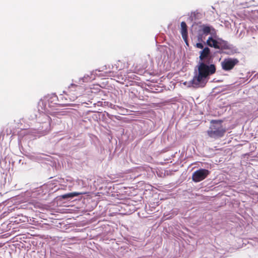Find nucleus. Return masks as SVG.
<instances>
[{"mask_svg": "<svg viewBox=\"0 0 258 258\" xmlns=\"http://www.w3.org/2000/svg\"><path fill=\"white\" fill-rule=\"evenodd\" d=\"M199 61L194 70V75L190 81L194 87H203L208 82L209 77L216 72V67L211 63L212 58L210 49L204 48L200 51Z\"/></svg>", "mask_w": 258, "mask_h": 258, "instance_id": "obj_1", "label": "nucleus"}, {"mask_svg": "<svg viewBox=\"0 0 258 258\" xmlns=\"http://www.w3.org/2000/svg\"><path fill=\"white\" fill-rule=\"evenodd\" d=\"M203 32L206 35L211 34L213 36L209 37L207 40V44L209 46L221 49H230L231 48V46L227 41L221 38H216V36H214L215 30L212 27L203 26Z\"/></svg>", "mask_w": 258, "mask_h": 258, "instance_id": "obj_2", "label": "nucleus"}, {"mask_svg": "<svg viewBox=\"0 0 258 258\" xmlns=\"http://www.w3.org/2000/svg\"><path fill=\"white\" fill-rule=\"evenodd\" d=\"M221 120H212L207 133L209 137L217 139L224 136L225 127L222 125Z\"/></svg>", "mask_w": 258, "mask_h": 258, "instance_id": "obj_3", "label": "nucleus"}, {"mask_svg": "<svg viewBox=\"0 0 258 258\" xmlns=\"http://www.w3.org/2000/svg\"><path fill=\"white\" fill-rule=\"evenodd\" d=\"M239 60L235 58H225L221 62V66L224 71H230L232 70L235 65L238 64Z\"/></svg>", "mask_w": 258, "mask_h": 258, "instance_id": "obj_4", "label": "nucleus"}, {"mask_svg": "<svg viewBox=\"0 0 258 258\" xmlns=\"http://www.w3.org/2000/svg\"><path fill=\"white\" fill-rule=\"evenodd\" d=\"M209 173V171L207 169H200L193 173L192 180L196 182H200L205 179Z\"/></svg>", "mask_w": 258, "mask_h": 258, "instance_id": "obj_5", "label": "nucleus"}, {"mask_svg": "<svg viewBox=\"0 0 258 258\" xmlns=\"http://www.w3.org/2000/svg\"><path fill=\"white\" fill-rule=\"evenodd\" d=\"M86 192H73L71 193H69L67 194L63 195L61 197L62 199H66L68 198H72L74 197H76L81 195H85Z\"/></svg>", "mask_w": 258, "mask_h": 258, "instance_id": "obj_6", "label": "nucleus"}, {"mask_svg": "<svg viewBox=\"0 0 258 258\" xmlns=\"http://www.w3.org/2000/svg\"><path fill=\"white\" fill-rule=\"evenodd\" d=\"M181 33L183 39H185L187 34V31L186 24L184 22L181 23Z\"/></svg>", "mask_w": 258, "mask_h": 258, "instance_id": "obj_7", "label": "nucleus"}, {"mask_svg": "<svg viewBox=\"0 0 258 258\" xmlns=\"http://www.w3.org/2000/svg\"><path fill=\"white\" fill-rule=\"evenodd\" d=\"M196 46H197V47H198L199 48H201V49H203L204 47L203 44H202L201 43H197Z\"/></svg>", "mask_w": 258, "mask_h": 258, "instance_id": "obj_8", "label": "nucleus"}, {"mask_svg": "<svg viewBox=\"0 0 258 258\" xmlns=\"http://www.w3.org/2000/svg\"><path fill=\"white\" fill-rule=\"evenodd\" d=\"M74 86H75V87H76V86H77V85H75V84H72L71 85V86L69 87V88H70L71 87H74Z\"/></svg>", "mask_w": 258, "mask_h": 258, "instance_id": "obj_9", "label": "nucleus"}, {"mask_svg": "<svg viewBox=\"0 0 258 258\" xmlns=\"http://www.w3.org/2000/svg\"><path fill=\"white\" fill-rule=\"evenodd\" d=\"M256 242H257V244H255V246H258V238H256Z\"/></svg>", "mask_w": 258, "mask_h": 258, "instance_id": "obj_10", "label": "nucleus"}]
</instances>
